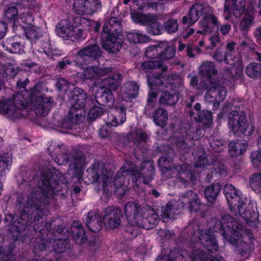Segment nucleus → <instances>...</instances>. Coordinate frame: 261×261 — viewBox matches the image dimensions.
Masks as SVG:
<instances>
[{
  "mask_svg": "<svg viewBox=\"0 0 261 261\" xmlns=\"http://www.w3.org/2000/svg\"><path fill=\"white\" fill-rule=\"evenodd\" d=\"M211 231L219 232L224 239H230L238 237L242 225L228 214L223 215L221 219L212 218L208 222Z\"/></svg>",
  "mask_w": 261,
  "mask_h": 261,
  "instance_id": "nucleus-5",
  "label": "nucleus"
},
{
  "mask_svg": "<svg viewBox=\"0 0 261 261\" xmlns=\"http://www.w3.org/2000/svg\"><path fill=\"white\" fill-rule=\"evenodd\" d=\"M200 72L202 76L207 78L206 80L212 79V75L217 74L214 63L211 61H206L202 64L200 67Z\"/></svg>",
  "mask_w": 261,
  "mask_h": 261,
  "instance_id": "nucleus-41",
  "label": "nucleus"
},
{
  "mask_svg": "<svg viewBox=\"0 0 261 261\" xmlns=\"http://www.w3.org/2000/svg\"><path fill=\"white\" fill-rule=\"evenodd\" d=\"M102 222L99 214L96 212H90L88 213L85 224L87 228L92 232H98L101 228Z\"/></svg>",
  "mask_w": 261,
  "mask_h": 261,
  "instance_id": "nucleus-28",
  "label": "nucleus"
},
{
  "mask_svg": "<svg viewBox=\"0 0 261 261\" xmlns=\"http://www.w3.org/2000/svg\"><path fill=\"white\" fill-rule=\"evenodd\" d=\"M85 182L87 184L94 182H102L105 188L112 180V174L105 167L102 163H94L92 166L86 170Z\"/></svg>",
  "mask_w": 261,
  "mask_h": 261,
  "instance_id": "nucleus-9",
  "label": "nucleus"
},
{
  "mask_svg": "<svg viewBox=\"0 0 261 261\" xmlns=\"http://www.w3.org/2000/svg\"><path fill=\"white\" fill-rule=\"evenodd\" d=\"M200 86L201 89L207 90L204 96L205 101L210 103L213 102V107L215 108L218 107L219 103L226 96V89L216 80H203L200 83Z\"/></svg>",
  "mask_w": 261,
  "mask_h": 261,
  "instance_id": "nucleus-7",
  "label": "nucleus"
},
{
  "mask_svg": "<svg viewBox=\"0 0 261 261\" xmlns=\"http://www.w3.org/2000/svg\"><path fill=\"white\" fill-rule=\"evenodd\" d=\"M12 162L11 155L8 153H4L0 156V168L2 171L8 169V166Z\"/></svg>",
  "mask_w": 261,
  "mask_h": 261,
  "instance_id": "nucleus-61",
  "label": "nucleus"
},
{
  "mask_svg": "<svg viewBox=\"0 0 261 261\" xmlns=\"http://www.w3.org/2000/svg\"><path fill=\"white\" fill-rule=\"evenodd\" d=\"M66 179L59 171L42 172L39 186L28 197L25 206L21 210L20 216L12 222L13 226L19 232L27 230L34 224V228L41 226V220L43 213L41 204H46L54 194L60 191L63 186H66Z\"/></svg>",
  "mask_w": 261,
  "mask_h": 261,
  "instance_id": "nucleus-1",
  "label": "nucleus"
},
{
  "mask_svg": "<svg viewBox=\"0 0 261 261\" xmlns=\"http://www.w3.org/2000/svg\"><path fill=\"white\" fill-rule=\"evenodd\" d=\"M148 83L151 88L159 89L164 86L162 74L147 76Z\"/></svg>",
  "mask_w": 261,
  "mask_h": 261,
  "instance_id": "nucleus-46",
  "label": "nucleus"
},
{
  "mask_svg": "<svg viewBox=\"0 0 261 261\" xmlns=\"http://www.w3.org/2000/svg\"><path fill=\"white\" fill-rule=\"evenodd\" d=\"M162 53L161 46L160 43L158 45L150 46L146 50L145 56L147 58L160 59V55Z\"/></svg>",
  "mask_w": 261,
  "mask_h": 261,
  "instance_id": "nucleus-49",
  "label": "nucleus"
},
{
  "mask_svg": "<svg viewBox=\"0 0 261 261\" xmlns=\"http://www.w3.org/2000/svg\"><path fill=\"white\" fill-rule=\"evenodd\" d=\"M173 205L171 203L169 202L165 206H162L161 219L163 221L171 219L173 218Z\"/></svg>",
  "mask_w": 261,
  "mask_h": 261,
  "instance_id": "nucleus-53",
  "label": "nucleus"
},
{
  "mask_svg": "<svg viewBox=\"0 0 261 261\" xmlns=\"http://www.w3.org/2000/svg\"><path fill=\"white\" fill-rule=\"evenodd\" d=\"M124 212L128 223L147 230L154 228L159 219L153 209L144 210L135 202L127 203Z\"/></svg>",
  "mask_w": 261,
  "mask_h": 261,
  "instance_id": "nucleus-2",
  "label": "nucleus"
},
{
  "mask_svg": "<svg viewBox=\"0 0 261 261\" xmlns=\"http://www.w3.org/2000/svg\"><path fill=\"white\" fill-rule=\"evenodd\" d=\"M104 109L100 107L93 106L88 113V118L94 120L100 116L104 113Z\"/></svg>",
  "mask_w": 261,
  "mask_h": 261,
  "instance_id": "nucleus-60",
  "label": "nucleus"
},
{
  "mask_svg": "<svg viewBox=\"0 0 261 261\" xmlns=\"http://www.w3.org/2000/svg\"><path fill=\"white\" fill-rule=\"evenodd\" d=\"M69 168L74 170V174L78 178L82 175V171L85 163V158L81 151L73 152L69 160Z\"/></svg>",
  "mask_w": 261,
  "mask_h": 261,
  "instance_id": "nucleus-22",
  "label": "nucleus"
},
{
  "mask_svg": "<svg viewBox=\"0 0 261 261\" xmlns=\"http://www.w3.org/2000/svg\"><path fill=\"white\" fill-rule=\"evenodd\" d=\"M122 30L121 21L117 17H112L104 23L101 35H110L119 37Z\"/></svg>",
  "mask_w": 261,
  "mask_h": 261,
  "instance_id": "nucleus-21",
  "label": "nucleus"
},
{
  "mask_svg": "<svg viewBox=\"0 0 261 261\" xmlns=\"http://www.w3.org/2000/svg\"><path fill=\"white\" fill-rule=\"evenodd\" d=\"M178 93L174 91H163L159 99V103L162 106H172L178 101Z\"/></svg>",
  "mask_w": 261,
  "mask_h": 261,
  "instance_id": "nucleus-30",
  "label": "nucleus"
},
{
  "mask_svg": "<svg viewBox=\"0 0 261 261\" xmlns=\"http://www.w3.org/2000/svg\"><path fill=\"white\" fill-rule=\"evenodd\" d=\"M250 158L253 165L256 167H261V149L251 152Z\"/></svg>",
  "mask_w": 261,
  "mask_h": 261,
  "instance_id": "nucleus-62",
  "label": "nucleus"
},
{
  "mask_svg": "<svg viewBox=\"0 0 261 261\" xmlns=\"http://www.w3.org/2000/svg\"><path fill=\"white\" fill-rule=\"evenodd\" d=\"M32 108L38 117H44L47 115L51 103L49 98H43L33 94L30 97Z\"/></svg>",
  "mask_w": 261,
  "mask_h": 261,
  "instance_id": "nucleus-17",
  "label": "nucleus"
},
{
  "mask_svg": "<svg viewBox=\"0 0 261 261\" xmlns=\"http://www.w3.org/2000/svg\"><path fill=\"white\" fill-rule=\"evenodd\" d=\"M149 137V135L143 130L136 129L128 134L127 140L128 142L133 143L138 148H140L147 142Z\"/></svg>",
  "mask_w": 261,
  "mask_h": 261,
  "instance_id": "nucleus-25",
  "label": "nucleus"
},
{
  "mask_svg": "<svg viewBox=\"0 0 261 261\" xmlns=\"http://www.w3.org/2000/svg\"><path fill=\"white\" fill-rule=\"evenodd\" d=\"M130 176L133 181L138 180L142 181L145 184L151 181L153 178V171L152 169H147V173L144 168H141L139 171L136 166L131 162L127 161L117 172L114 179V186L117 188L124 187L125 179L126 176Z\"/></svg>",
  "mask_w": 261,
  "mask_h": 261,
  "instance_id": "nucleus-3",
  "label": "nucleus"
},
{
  "mask_svg": "<svg viewBox=\"0 0 261 261\" xmlns=\"http://www.w3.org/2000/svg\"><path fill=\"white\" fill-rule=\"evenodd\" d=\"M254 18L250 15H246L240 23V29L243 31H247L249 28L253 24Z\"/></svg>",
  "mask_w": 261,
  "mask_h": 261,
  "instance_id": "nucleus-58",
  "label": "nucleus"
},
{
  "mask_svg": "<svg viewBox=\"0 0 261 261\" xmlns=\"http://www.w3.org/2000/svg\"><path fill=\"white\" fill-rule=\"evenodd\" d=\"M223 192L229 203L231 212L234 215H237L236 207H240L242 204H244L243 199L241 198L238 191L231 184H226L223 188Z\"/></svg>",
  "mask_w": 261,
  "mask_h": 261,
  "instance_id": "nucleus-15",
  "label": "nucleus"
},
{
  "mask_svg": "<svg viewBox=\"0 0 261 261\" xmlns=\"http://www.w3.org/2000/svg\"><path fill=\"white\" fill-rule=\"evenodd\" d=\"M201 132V130L199 128L190 127L187 130V134L191 139L198 140L202 137Z\"/></svg>",
  "mask_w": 261,
  "mask_h": 261,
  "instance_id": "nucleus-64",
  "label": "nucleus"
},
{
  "mask_svg": "<svg viewBox=\"0 0 261 261\" xmlns=\"http://www.w3.org/2000/svg\"><path fill=\"white\" fill-rule=\"evenodd\" d=\"M24 31L27 39L32 43H35L37 40L42 36L40 29L34 25L24 27Z\"/></svg>",
  "mask_w": 261,
  "mask_h": 261,
  "instance_id": "nucleus-39",
  "label": "nucleus"
},
{
  "mask_svg": "<svg viewBox=\"0 0 261 261\" xmlns=\"http://www.w3.org/2000/svg\"><path fill=\"white\" fill-rule=\"evenodd\" d=\"M246 74L251 78H256L261 74V64L257 63H251L246 69Z\"/></svg>",
  "mask_w": 261,
  "mask_h": 261,
  "instance_id": "nucleus-45",
  "label": "nucleus"
},
{
  "mask_svg": "<svg viewBox=\"0 0 261 261\" xmlns=\"http://www.w3.org/2000/svg\"><path fill=\"white\" fill-rule=\"evenodd\" d=\"M127 39L129 42L133 43H143L150 41V38L144 34H142L139 31H133L127 33Z\"/></svg>",
  "mask_w": 261,
  "mask_h": 261,
  "instance_id": "nucleus-37",
  "label": "nucleus"
},
{
  "mask_svg": "<svg viewBox=\"0 0 261 261\" xmlns=\"http://www.w3.org/2000/svg\"><path fill=\"white\" fill-rule=\"evenodd\" d=\"M228 124L233 133L238 135L250 136L255 129L253 123H248L246 114L243 111H231L228 116Z\"/></svg>",
  "mask_w": 261,
  "mask_h": 261,
  "instance_id": "nucleus-8",
  "label": "nucleus"
},
{
  "mask_svg": "<svg viewBox=\"0 0 261 261\" xmlns=\"http://www.w3.org/2000/svg\"><path fill=\"white\" fill-rule=\"evenodd\" d=\"M17 15L18 10L14 6L9 7L5 11V19L11 23L14 21V19L16 18Z\"/></svg>",
  "mask_w": 261,
  "mask_h": 261,
  "instance_id": "nucleus-56",
  "label": "nucleus"
},
{
  "mask_svg": "<svg viewBox=\"0 0 261 261\" xmlns=\"http://www.w3.org/2000/svg\"><path fill=\"white\" fill-rule=\"evenodd\" d=\"M165 30L169 33L176 32L178 28L177 20L174 18L170 19L165 22L164 24Z\"/></svg>",
  "mask_w": 261,
  "mask_h": 261,
  "instance_id": "nucleus-57",
  "label": "nucleus"
},
{
  "mask_svg": "<svg viewBox=\"0 0 261 261\" xmlns=\"http://www.w3.org/2000/svg\"><path fill=\"white\" fill-rule=\"evenodd\" d=\"M3 46L11 53L20 54L23 52L24 45L20 42L15 41L14 38L6 39L3 42Z\"/></svg>",
  "mask_w": 261,
  "mask_h": 261,
  "instance_id": "nucleus-35",
  "label": "nucleus"
},
{
  "mask_svg": "<svg viewBox=\"0 0 261 261\" xmlns=\"http://www.w3.org/2000/svg\"><path fill=\"white\" fill-rule=\"evenodd\" d=\"M236 43L230 42L227 43L224 54V62L227 64H231L230 61H232V58L234 53Z\"/></svg>",
  "mask_w": 261,
  "mask_h": 261,
  "instance_id": "nucleus-51",
  "label": "nucleus"
},
{
  "mask_svg": "<svg viewBox=\"0 0 261 261\" xmlns=\"http://www.w3.org/2000/svg\"><path fill=\"white\" fill-rule=\"evenodd\" d=\"M126 120V111L124 107H115L112 112L108 114V121L107 123L112 126L122 124Z\"/></svg>",
  "mask_w": 261,
  "mask_h": 261,
  "instance_id": "nucleus-23",
  "label": "nucleus"
},
{
  "mask_svg": "<svg viewBox=\"0 0 261 261\" xmlns=\"http://www.w3.org/2000/svg\"><path fill=\"white\" fill-rule=\"evenodd\" d=\"M70 247L69 240L65 239H59L56 241L54 245L53 250L58 253L64 252L66 249Z\"/></svg>",
  "mask_w": 261,
  "mask_h": 261,
  "instance_id": "nucleus-52",
  "label": "nucleus"
},
{
  "mask_svg": "<svg viewBox=\"0 0 261 261\" xmlns=\"http://www.w3.org/2000/svg\"><path fill=\"white\" fill-rule=\"evenodd\" d=\"M250 182L253 190L261 194V172L252 175L250 178Z\"/></svg>",
  "mask_w": 261,
  "mask_h": 261,
  "instance_id": "nucleus-50",
  "label": "nucleus"
},
{
  "mask_svg": "<svg viewBox=\"0 0 261 261\" xmlns=\"http://www.w3.org/2000/svg\"><path fill=\"white\" fill-rule=\"evenodd\" d=\"M103 86L113 90H116L121 84V75L120 73H116L110 76L102 81Z\"/></svg>",
  "mask_w": 261,
  "mask_h": 261,
  "instance_id": "nucleus-36",
  "label": "nucleus"
},
{
  "mask_svg": "<svg viewBox=\"0 0 261 261\" xmlns=\"http://www.w3.org/2000/svg\"><path fill=\"white\" fill-rule=\"evenodd\" d=\"M221 189V185L218 184H212L207 187L204 191V194L207 200L213 203L215 201Z\"/></svg>",
  "mask_w": 261,
  "mask_h": 261,
  "instance_id": "nucleus-40",
  "label": "nucleus"
},
{
  "mask_svg": "<svg viewBox=\"0 0 261 261\" xmlns=\"http://www.w3.org/2000/svg\"><path fill=\"white\" fill-rule=\"evenodd\" d=\"M153 121L156 125L164 127L166 125L168 120L167 111L162 108L155 109L152 116Z\"/></svg>",
  "mask_w": 261,
  "mask_h": 261,
  "instance_id": "nucleus-34",
  "label": "nucleus"
},
{
  "mask_svg": "<svg viewBox=\"0 0 261 261\" xmlns=\"http://www.w3.org/2000/svg\"><path fill=\"white\" fill-rule=\"evenodd\" d=\"M203 16V20L200 21L202 30H198L197 33L206 34L212 32L210 26L212 22L214 25L217 23V18L213 13L212 9L206 4H197L193 5L189 11V24L195 23L200 16Z\"/></svg>",
  "mask_w": 261,
  "mask_h": 261,
  "instance_id": "nucleus-6",
  "label": "nucleus"
},
{
  "mask_svg": "<svg viewBox=\"0 0 261 261\" xmlns=\"http://www.w3.org/2000/svg\"><path fill=\"white\" fill-rule=\"evenodd\" d=\"M102 48L109 53L116 54L121 49L123 41L117 36L101 35Z\"/></svg>",
  "mask_w": 261,
  "mask_h": 261,
  "instance_id": "nucleus-18",
  "label": "nucleus"
},
{
  "mask_svg": "<svg viewBox=\"0 0 261 261\" xmlns=\"http://www.w3.org/2000/svg\"><path fill=\"white\" fill-rule=\"evenodd\" d=\"M50 155L59 165L66 164L69 161V155L67 149L65 147L62 148L60 146H58L52 150Z\"/></svg>",
  "mask_w": 261,
  "mask_h": 261,
  "instance_id": "nucleus-32",
  "label": "nucleus"
},
{
  "mask_svg": "<svg viewBox=\"0 0 261 261\" xmlns=\"http://www.w3.org/2000/svg\"><path fill=\"white\" fill-rule=\"evenodd\" d=\"M212 114V112L209 111L203 110L199 112L198 117H195V120L197 122H201L205 127H208L213 121Z\"/></svg>",
  "mask_w": 261,
  "mask_h": 261,
  "instance_id": "nucleus-44",
  "label": "nucleus"
},
{
  "mask_svg": "<svg viewBox=\"0 0 261 261\" xmlns=\"http://www.w3.org/2000/svg\"><path fill=\"white\" fill-rule=\"evenodd\" d=\"M233 5L231 7V10L233 15L237 17H240L244 12L245 6V0H233Z\"/></svg>",
  "mask_w": 261,
  "mask_h": 261,
  "instance_id": "nucleus-47",
  "label": "nucleus"
},
{
  "mask_svg": "<svg viewBox=\"0 0 261 261\" xmlns=\"http://www.w3.org/2000/svg\"><path fill=\"white\" fill-rule=\"evenodd\" d=\"M160 46H161L162 48L160 60H167L174 57L175 56V50L172 46H169L167 42L160 43Z\"/></svg>",
  "mask_w": 261,
  "mask_h": 261,
  "instance_id": "nucleus-43",
  "label": "nucleus"
},
{
  "mask_svg": "<svg viewBox=\"0 0 261 261\" xmlns=\"http://www.w3.org/2000/svg\"><path fill=\"white\" fill-rule=\"evenodd\" d=\"M179 199L183 206L188 205L190 211L197 212L201 206L198 195L193 191L189 190L180 194Z\"/></svg>",
  "mask_w": 261,
  "mask_h": 261,
  "instance_id": "nucleus-20",
  "label": "nucleus"
},
{
  "mask_svg": "<svg viewBox=\"0 0 261 261\" xmlns=\"http://www.w3.org/2000/svg\"><path fill=\"white\" fill-rule=\"evenodd\" d=\"M95 100L100 106L112 107L115 102V98L112 91L106 87H100L95 93Z\"/></svg>",
  "mask_w": 261,
  "mask_h": 261,
  "instance_id": "nucleus-19",
  "label": "nucleus"
},
{
  "mask_svg": "<svg viewBox=\"0 0 261 261\" xmlns=\"http://www.w3.org/2000/svg\"><path fill=\"white\" fill-rule=\"evenodd\" d=\"M101 7L99 0H74L73 10L77 14H92Z\"/></svg>",
  "mask_w": 261,
  "mask_h": 261,
  "instance_id": "nucleus-16",
  "label": "nucleus"
},
{
  "mask_svg": "<svg viewBox=\"0 0 261 261\" xmlns=\"http://www.w3.org/2000/svg\"><path fill=\"white\" fill-rule=\"evenodd\" d=\"M129 225L125 227V235L129 239H133L136 237L139 233V228L138 226L133 225L129 223Z\"/></svg>",
  "mask_w": 261,
  "mask_h": 261,
  "instance_id": "nucleus-55",
  "label": "nucleus"
},
{
  "mask_svg": "<svg viewBox=\"0 0 261 261\" xmlns=\"http://www.w3.org/2000/svg\"><path fill=\"white\" fill-rule=\"evenodd\" d=\"M156 261H224L221 256H213L202 249L194 250L192 253L185 249L171 250L168 255H160Z\"/></svg>",
  "mask_w": 261,
  "mask_h": 261,
  "instance_id": "nucleus-4",
  "label": "nucleus"
},
{
  "mask_svg": "<svg viewBox=\"0 0 261 261\" xmlns=\"http://www.w3.org/2000/svg\"><path fill=\"white\" fill-rule=\"evenodd\" d=\"M246 205V203L244 202V204H242L240 207H237V214L239 213V215L245 220L254 221L258 217V214L256 212V207L253 208L251 205H249L244 209V207Z\"/></svg>",
  "mask_w": 261,
  "mask_h": 261,
  "instance_id": "nucleus-29",
  "label": "nucleus"
},
{
  "mask_svg": "<svg viewBox=\"0 0 261 261\" xmlns=\"http://www.w3.org/2000/svg\"><path fill=\"white\" fill-rule=\"evenodd\" d=\"M208 165V162L206 154L203 150H201L199 152V154L197 156V159L195 162V167L197 168L205 167Z\"/></svg>",
  "mask_w": 261,
  "mask_h": 261,
  "instance_id": "nucleus-59",
  "label": "nucleus"
},
{
  "mask_svg": "<svg viewBox=\"0 0 261 261\" xmlns=\"http://www.w3.org/2000/svg\"><path fill=\"white\" fill-rule=\"evenodd\" d=\"M192 239L194 242L199 241L203 247L210 252H215L218 249L216 238L210 232L198 229L194 232Z\"/></svg>",
  "mask_w": 261,
  "mask_h": 261,
  "instance_id": "nucleus-14",
  "label": "nucleus"
},
{
  "mask_svg": "<svg viewBox=\"0 0 261 261\" xmlns=\"http://www.w3.org/2000/svg\"><path fill=\"white\" fill-rule=\"evenodd\" d=\"M72 239L77 244H82L87 241V238L81 222L74 221L71 226Z\"/></svg>",
  "mask_w": 261,
  "mask_h": 261,
  "instance_id": "nucleus-26",
  "label": "nucleus"
},
{
  "mask_svg": "<svg viewBox=\"0 0 261 261\" xmlns=\"http://www.w3.org/2000/svg\"><path fill=\"white\" fill-rule=\"evenodd\" d=\"M131 17L134 22L146 25L147 32L149 34L155 35L161 34L162 24L157 21L156 17L152 14L145 15L139 12H135L131 14Z\"/></svg>",
  "mask_w": 261,
  "mask_h": 261,
  "instance_id": "nucleus-13",
  "label": "nucleus"
},
{
  "mask_svg": "<svg viewBox=\"0 0 261 261\" xmlns=\"http://www.w3.org/2000/svg\"><path fill=\"white\" fill-rule=\"evenodd\" d=\"M86 94L84 91L78 87L73 89L72 92L73 106L84 109L86 102Z\"/></svg>",
  "mask_w": 261,
  "mask_h": 261,
  "instance_id": "nucleus-33",
  "label": "nucleus"
},
{
  "mask_svg": "<svg viewBox=\"0 0 261 261\" xmlns=\"http://www.w3.org/2000/svg\"><path fill=\"white\" fill-rule=\"evenodd\" d=\"M101 56L100 48L96 43H89L76 53L77 62L81 65L91 64L94 61H97Z\"/></svg>",
  "mask_w": 261,
  "mask_h": 261,
  "instance_id": "nucleus-12",
  "label": "nucleus"
},
{
  "mask_svg": "<svg viewBox=\"0 0 261 261\" xmlns=\"http://www.w3.org/2000/svg\"><path fill=\"white\" fill-rule=\"evenodd\" d=\"M84 109L72 106L68 114V118L75 124L82 122L84 118Z\"/></svg>",
  "mask_w": 261,
  "mask_h": 261,
  "instance_id": "nucleus-38",
  "label": "nucleus"
},
{
  "mask_svg": "<svg viewBox=\"0 0 261 261\" xmlns=\"http://www.w3.org/2000/svg\"><path fill=\"white\" fill-rule=\"evenodd\" d=\"M194 176L193 174L189 172H183L182 173H180V175L179 177V179L180 182L183 184L185 185V187H186L188 185V181H194Z\"/></svg>",
  "mask_w": 261,
  "mask_h": 261,
  "instance_id": "nucleus-63",
  "label": "nucleus"
},
{
  "mask_svg": "<svg viewBox=\"0 0 261 261\" xmlns=\"http://www.w3.org/2000/svg\"><path fill=\"white\" fill-rule=\"evenodd\" d=\"M101 220L104 226L107 229L119 228L124 221L122 209L114 206L105 208L101 213Z\"/></svg>",
  "mask_w": 261,
  "mask_h": 261,
  "instance_id": "nucleus-11",
  "label": "nucleus"
},
{
  "mask_svg": "<svg viewBox=\"0 0 261 261\" xmlns=\"http://www.w3.org/2000/svg\"><path fill=\"white\" fill-rule=\"evenodd\" d=\"M74 27L69 19L61 20L57 25V33L61 37L67 39L73 36Z\"/></svg>",
  "mask_w": 261,
  "mask_h": 261,
  "instance_id": "nucleus-27",
  "label": "nucleus"
},
{
  "mask_svg": "<svg viewBox=\"0 0 261 261\" xmlns=\"http://www.w3.org/2000/svg\"><path fill=\"white\" fill-rule=\"evenodd\" d=\"M162 66V62L159 61H148L143 62L141 64V68L145 72L149 70L156 69Z\"/></svg>",
  "mask_w": 261,
  "mask_h": 261,
  "instance_id": "nucleus-54",
  "label": "nucleus"
},
{
  "mask_svg": "<svg viewBox=\"0 0 261 261\" xmlns=\"http://www.w3.org/2000/svg\"><path fill=\"white\" fill-rule=\"evenodd\" d=\"M228 147L230 156H238L246 151L248 147V142L245 140L232 141L229 142Z\"/></svg>",
  "mask_w": 261,
  "mask_h": 261,
  "instance_id": "nucleus-31",
  "label": "nucleus"
},
{
  "mask_svg": "<svg viewBox=\"0 0 261 261\" xmlns=\"http://www.w3.org/2000/svg\"><path fill=\"white\" fill-rule=\"evenodd\" d=\"M149 137V135L143 130L136 129L128 134L127 140L128 142L133 143L138 148H140L147 142Z\"/></svg>",
  "mask_w": 261,
  "mask_h": 261,
  "instance_id": "nucleus-24",
  "label": "nucleus"
},
{
  "mask_svg": "<svg viewBox=\"0 0 261 261\" xmlns=\"http://www.w3.org/2000/svg\"><path fill=\"white\" fill-rule=\"evenodd\" d=\"M81 78L84 80L93 81L97 79L96 66H92L85 69L80 75Z\"/></svg>",
  "mask_w": 261,
  "mask_h": 261,
  "instance_id": "nucleus-48",
  "label": "nucleus"
},
{
  "mask_svg": "<svg viewBox=\"0 0 261 261\" xmlns=\"http://www.w3.org/2000/svg\"><path fill=\"white\" fill-rule=\"evenodd\" d=\"M27 102L23 95L17 93L13 96L12 100L7 99L0 101V113L7 115L12 118L21 117V110L25 108Z\"/></svg>",
  "mask_w": 261,
  "mask_h": 261,
  "instance_id": "nucleus-10",
  "label": "nucleus"
},
{
  "mask_svg": "<svg viewBox=\"0 0 261 261\" xmlns=\"http://www.w3.org/2000/svg\"><path fill=\"white\" fill-rule=\"evenodd\" d=\"M139 89L138 86L135 83L130 82L124 85L123 92L129 100L138 96Z\"/></svg>",
  "mask_w": 261,
  "mask_h": 261,
  "instance_id": "nucleus-42",
  "label": "nucleus"
}]
</instances>
